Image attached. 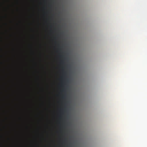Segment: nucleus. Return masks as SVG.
Wrapping results in <instances>:
<instances>
[{
	"label": "nucleus",
	"mask_w": 147,
	"mask_h": 147,
	"mask_svg": "<svg viewBox=\"0 0 147 147\" xmlns=\"http://www.w3.org/2000/svg\"><path fill=\"white\" fill-rule=\"evenodd\" d=\"M64 91H65V90H62V91H63V92H64Z\"/></svg>",
	"instance_id": "39448f33"
},
{
	"label": "nucleus",
	"mask_w": 147,
	"mask_h": 147,
	"mask_svg": "<svg viewBox=\"0 0 147 147\" xmlns=\"http://www.w3.org/2000/svg\"><path fill=\"white\" fill-rule=\"evenodd\" d=\"M65 98V95H63V96L62 98L63 99Z\"/></svg>",
	"instance_id": "f257e3e1"
},
{
	"label": "nucleus",
	"mask_w": 147,
	"mask_h": 147,
	"mask_svg": "<svg viewBox=\"0 0 147 147\" xmlns=\"http://www.w3.org/2000/svg\"><path fill=\"white\" fill-rule=\"evenodd\" d=\"M64 60H62L61 61V63H62V64H63L64 63Z\"/></svg>",
	"instance_id": "f03ea898"
},
{
	"label": "nucleus",
	"mask_w": 147,
	"mask_h": 147,
	"mask_svg": "<svg viewBox=\"0 0 147 147\" xmlns=\"http://www.w3.org/2000/svg\"><path fill=\"white\" fill-rule=\"evenodd\" d=\"M6 25H7V23H6Z\"/></svg>",
	"instance_id": "423d86ee"
},
{
	"label": "nucleus",
	"mask_w": 147,
	"mask_h": 147,
	"mask_svg": "<svg viewBox=\"0 0 147 147\" xmlns=\"http://www.w3.org/2000/svg\"><path fill=\"white\" fill-rule=\"evenodd\" d=\"M9 9V7H8L7 8V9Z\"/></svg>",
	"instance_id": "1a4fd4ad"
},
{
	"label": "nucleus",
	"mask_w": 147,
	"mask_h": 147,
	"mask_svg": "<svg viewBox=\"0 0 147 147\" xmlns=\"http://www.w3.org/2000/svg\"><path fill=\"white\" fill-rule=\"evenodd\" d=\"M64 74H65V71H64Z\"/></svg>",
	"instance_id": "0eeeda50"
},
{
	"label": "nucleus",
	"mask_w": 147,
	"mask_h": 147,
	"mask_svg": "<svg viewBox=\"0 0 147 147\" xmlns=\"http://www.w3.org/2000/svg\"><path fill=\"white\" fill-rule=\"evenodd\" d=\"M6 18H8V16H7V15H6Z\"/></svg>",
	"instance_id": "7ed1b4c3"
},
{
	"label": "nucleus",
	"mask_w": 147,
	"mask_h": 147,
	"mask_svg": "<svg viewBox=\"0 0 147 147\" xmlns=\"http://www.w3.org/2000/svg\"><path fill=\"white\" fill-rule=\"evenodd\" d=\"M6 119H8V118L7 117L6 118Z\"/></svg>",
	"instance_id": "6e6552de"
},
{
	"label": "nucleus",
	"mask_w": 147,
	"mask_h": 147,
	"mask_svg": "<svg viewBox=\"0 0 147 147\" xmlns=\"http://www.w3.org/2000/svg\"><path fill=\"white\" fill-rule=\"evenodd\" d=\"M9 139H10V138H7V140H9Z\"/></svg>",
	"instance_id": "20e7f679"
}]
</instances>
